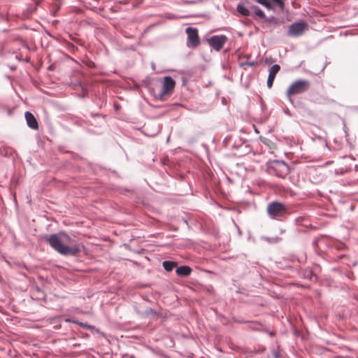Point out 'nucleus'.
Here are the masks:
<instances>
[{"mask_svg":"<svg viewBox=\"0 0 358 358\" xmlns=\"http://www.w3.org/2000/svg\"><path fill=\"white\" fill-rule=\"evenodd\" d=\"M44 240L49 243L50 246L63 255H76L81 251L83 246L79 244L67 245L66 243L70 240L69 235L64 232L53 234L45 236Z\"/></svg>","mask_w":358,"mask_h":358,"instance_id":"1","label":"nucleus"},{"mask_svg":"<svg viewBox=\"0 0 358 358\" xmlns=\"http://www.w3.org/2000/svg\"><path fill=\"white\" fill-rule=\"evenodd\" d=\"M251 8L254 11L255 16H257L261 19L266 18L264 13L257 6H252Z\"/></svg>","mask_w":358,"mask_h":358,"instance_id":"14","label":"nucleus"},{"mask_svg":"<svg viewBox=\"0 0 358 358\" xmlns=\"http://www.w3.org/2000/svg\"><path fill=\"white\" fill-rule=\"evenodd\" d=\"M310 83L307 80H296L294 81L287 90L286 95L291 101V96L295 94H302L309 90Z\"/></svg>","mask_w":358,"mask_h":358,"instance_id":"2","label":"nucleus"},{"mask_svg":"<svg viewBox=\"0 0 358 358\" xmlns=\"http://www.w3.org/2000/svg\"><path fill=\"white\" fill-rule=\"evenodd\" d=\"M272 139H270L267 137V136H260V140L263 143H264L270 150L275 149V141L276 137L275 136H271Z\"/></svg>","mask_w":358,"mask_h":358,"instance_id":"11","label":"nucleus"},{"mask_svg":"<svg viewBox=\"0 0 358 358\" xmlns=\"http://www.w3.org/2000/svg\"><path fill=\"white\" fill-rule=\"evenodd\" d=\"M185 31L187 35V45L189 48L197 47L200 43L197 29L189 27L186 29Z\"/></svg>","mask_w":358,"mask_h":358,"instance_id":"7","label":"nucleus"},{"mask_svg":"<svg viewBox=\"0 0 358 358\" xmlns=\"http://www.w3.org/2000/svg\"><path fill=\"white\" fill-rule=\"evenodd\" d=\"M257 64V62H246L245 64H243V65H248L250 66H255Z\"/></svg>","mask_w":358,"mask_h":358,"instance_id":"20","label":"nucleus"},{"mask_svg":"<svg viewBox=\"0 0 358 358\" xmlns=\"http://www.w3.org/2000/svg\"><path fill=\"white\" fill-rule=\"evenodd\" d=\"M273 356H274L275 358H280V355L277 352H273Z\"/></svg>","mask_w":358,"mask_h":358,"instance_id":"21","label":"nucleus"},{"mask_svg":"<svg viewBox=\"0 0 358 358\" xmlns=\"http://www.w3.org/2000/svg\"><path fill=\"white\" fill-rule=\"evenodd\" d=\"M231 140H232L231 138H229V139H227V138L225 139V141H231Z\"/></svg>","mask_w":358,"mask_h":358,"instance_id":"23","label":"nucleus"},{"mask_svg":"<svg viewBox=\"0 0 358 358\" xmlns=\"http://www.w3.org/2000/svg\"><path fill=\"white\" fill-rule=\"evenodd\" d=\"M280 8H284V1L282 0H272Z\"/></svg>","mask_w":358,"mask_h":358,"instance_id":"19","label":"nucleus"},{"mask_svg":"<svg viewBox=\"0 0 358 358\" xmlns=\"http://www.w3.org/2000/svg\"><path fill=\"white\" fill-rule=\"evenodd\" d=\"M264 20L266 22H273V23H277L278 22V19L275 16H271V17H266V18H264Z\"/></svg>","mask_w":358,"mask_h":358,"instance_id":"18","label":"nucleus"},{"mask_svg":"<svg viewBox=\"0 0 358 358\" xmlns=\"http://www.w3.org/2000/svg\"><path fill=\"white\" fill-rule=\"evenodd\" d=\"M74 323L78 324L80 327H82L85 329H92L94 327L88 324H86V323H83V322H76V321H73Z\"/></svg>","mask_w":358,"mask_h":358,"instance_id":"17","label":"nucleus"},{"mask_svg":"<svg viewBox=\"0 0 358 358\" xmlns=\"http://www.w3.org/2000/svg\"><path fill=\"white\" fill-rule=\"evenodd\" d=\"M237 11L244 17H248L250 15V12L249 9H248L245 6L242 5L241 3L238 4L236 7Z\"/></svg>","mask_w":358,"mask_h":358,"instance_id":"13","label":"nucleus"},{"mask_svg":"<svg viewBox=\"0 0 358 358\" xmlns=\"http://www.w3.org/2000/svg\"><path fill=\"white\" fill-rule=\"evenodd\" d=\"M287 211V207L282 203L273 201L267 207V213L273 219L283 216Z\"/></svg>","mask_w":358,"mask_h":358,"instance_id":"4","label":"nucleus"},{"mask_svg":"<svg viewBox=\"0 0 358 358\" xmlns=\"http://www.w3.org/2000/svg\"><path fill=\"white\" fill-rule=\"evenodd\" d=\"M227 41L225 35H214L208 39V45L215 50L220 51Z\"/></svg>","mask_w":358,"mask_h":358,"instance_id":"8","label":"nucleus"},{"mask_svg":"<svg viewBox=\"0 0 358 358\" xmlns=\"http://www.w3.org/2000/svg\"><path fill=\"white\" fill-rule=\"evenodd\" d=\"M280 66L278 64H273L270 69H269V73L267 78V87L268 88H271L273 86V80L275 78L276 74L280 71Z\"/></svg>","mask_w":358,"mask_h":358,"instance_id":"9","label":"nucleus"},{"mask_svg":"<svg viewBox=\"0 0 358 358\" xmlns=\"http://www.w3.org/2000/svg\"><path fill=\"white\" fill-rule=\"evenodd\" d=\"M176 265V263L171 261H164L163 262V267L167 271H171Z\"/></svg>","mask_w":358,"mask_h":358,"instance_id":"15","label":"nucleus"},{"mask_svg":"<svg viewBox=\"0 0 358 358\" xmlns=\"http://www.w3.org/2000/svg\"><path fill=\"white\" fill-rule=\"evenodd\" d=\"M24 116L27 121V124L30 128L33 129H38V122L34 115L31 113L27 111L25 113Z\"/></svg>","mask_w":358,"mask_h":358,"instance_id":"10","label":"nucleus"},{"mask_svg":"<svg viewBox=\"0 0 358 358\" xmlns=\"http://www.w3.org/2000/svg\"><path fill=\"white\" fill-rule=\"evenodd\" d=\"M236 137L237 139H238L239 141V143H240V145L243 143V141L242 139L240 138L239 136H235Z\"/></svg>","mask_w":358,"mask_h":358,"instance_id":"22","label":"nucleus"},{"mask_svg":"<svg viewBox=\"0 0 358 358\" xmlns=\"http://www.w3.org/2000/svg\"><path fill=\"white\" fill-rule=\"evenodd\" d=\"M192 269L187 266H182L176 269L178 275L187 276L191 273Z\"/></svg>","mask_w":358,"mask_h":358,"instance_id":"12","label":"nucleus"},{"mask_svg":"<svg viewBox=\"0 0 358 358\" xmlns=\"http://www.w3.org/2000/svg\"><path fill=\"white\" fill-rule=\"evenodd\" d=\"M268 169L279 178H285L289 172V166L283 161H272L268 163Z\"/></svg>","mask_w":358,"mask_h":358,"instance_id":"3","label":"nucleus"},{"mask_svg":"<svg viewBox=\"0 0 358 358\" xmlns=\"http://www.w3.org/2000/svg\"><path fill=\"white\" fill-rule=\"evenodd\" d=\"M176 82L171 76H165L162 83V90L157 96L160 101L164 100V97L170 95L174 90Z\"/></svg>","mask_w":358,"mask_h":358,"instance_id":"5","label":"nucleus"},{"mask_svg":"<svg viewBox=\"0 0 358 358\" xmlns=\"http://www.w3.org/2000/svg\"><path fill=\"white\" fill-rule=\"evenodd\" d=\"M307 24L303 21L292 23L289 27L287 35L290 37H299L303 34Z\"/></svg>","mask_w":358,"mask_h":358,"instance_id":"6","label":"nucleus"},{"mask_svg":"<svg viewBox=\"0 0 358 358\" xmlns=\"http://www.w3.org/2000/svg\"><path fill=\"white\" fill-rule=\"evenodd\" d=\"M257 3L264 6L268 10H273V6L271 3H270L268 0H255Z\"/></svg>","mask_w":358,"mask_h":358,"instance_id":"16","label":"nucleus"}]
</instances>
